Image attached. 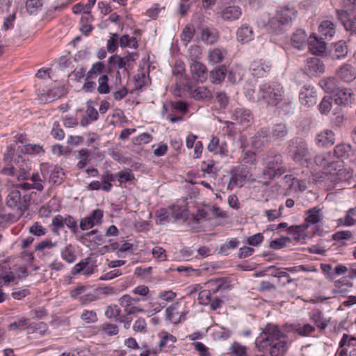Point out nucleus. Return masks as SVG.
<instances>
[{
  "instance_id": "1",
  "label": "nucleus",
  "mask_w": 356,
  "mask_h": 356,
  "mask_svg": "<svg viewBox=\"0 0 356 356\" xmlns=\"http://www.w3.org/2000/svg\"><path fill=\"white\" fill-rule=\"evenodd\" d=\"M257 101L263 102L270 106H277L282 102L284 104L289 105L291 102L290 98H285L282 85L275 81L264 83L259 86Z\"/></svg>"
},
{
  "instance_id": "2",
  "label": "nucleus",
  "mask_w": 356,
  "mask_h": 356,
  "mask_svg": "<svg viewBox=\"0 0 356 356\" xmlns=\"http://www.w3.org/2000/svg\"><path fill=\"white\" fill-rule=\"evenodd\" d=\"M297 11L288 6L279 7L274 16L270 17L268 22L270 31L275 34H280L290 26L293 19L296 18Z\"/></svg>"
},
{
  "instance_id": "3",
  "label": "nucleus",
  "mask_w": 356,
  "mask_h": 356,
  "mask_svg": "<svg viewBox=\"0 0 356 356\" xmlns=\"http://www.w3.org/2000/svg\"><path fill=\"white\" fill-rule=\"evenodd\" d=\"M287 338L280 327L273 323H268L263 332L255 340V346L259 350H264L270 344L281 339Z\"/></svg>"
},
{
  "instance_id": "4",
  "label": "nucleus",
  "mask_w": 356,
  "mask_h": 356,
  "mask_svg": "<svg viewBox=\"0 0 356 356\" xmlns=\"http://www.w3.org/2000/svg\"><path fill=\"white\" fill-rule=\"evenodd\" d=\"M282 164V158L281 155L276 154L274 156H267L264 163V169L262 172L265 184H268L269 180L280 177L286 172V169Z\"/></svg>"
},
{
  "instance_id": "5",
  "label": "nucleus",
  "mask_w": 356,
  "mask_h": 356,
  "mask_svg": "<svg viewBox=\"0 0 356 356\" xmlns=\"http://www.w3.org/2000/svg\"><path fill=\"white\" fill-rule=\"evenodd\" d=\"M31 198L30 195H22L18 189L13 188L6 197V204L8 207L16 209L23 214L29 206Z\"/></svg>"
},
{
  "instance_id": "6",
  "label": "nucleus",
  "mask_w": 356,
  "mask_h": 356,
  "mask_svg": "<svg viewBox=\"0 0 356 356\" xmlns=\"http://www.w3.org/2000/svg\"><path fill=\"white\" fill-rule=\"evenodd\" d=\"M290 152L293 160L300 165L307 163L311 159L307 143L301 138L291 140Z\"/></svg>"
},
{
  "instance_id": "7",
  "label": "nucleus",
  "mask_w": 356,
  "mask_h": 356,
  "mask_svg": "<svg viewBox=\"0 0 356 356\" xmlns=\"http://www.w3.org/2000/svg\"><path fill=\"white\" fill-rule=\"evenodd\" d=\"M138 57L139 54L136 52L129 53L124 57L115 54L109 57L108 63L111 66L118 67V70L123 69L124 71H128L129 68L134 67Z\"/></svg>"
},
{
  "instance_id": "8",
  "label": "nucleus",
  "mask_w": 356,
  "mask_h": 356,
  "mask_svg": "<svg viewBox=\"0 0 356 356\" xmlns=\"http://www.w3.org/2000/svg\"><path fill=\"white\" fill-rule=\"evenodd\" d=\"M42 176L49 175V182L54 184H60L65 178V173L62 168L49 163H42L40 167Z\"/></svg>"
},
{
  "instance_id": "9",
  "label": "nucleus",
  "mask_w": 356,
  "mask_h": 356,
  "mask_svg": "<svg viewBox=\"0 0 356 356\" xmlns=\"http://www.w3.org/2000/svg\"><path fill=\"white\" fill-rule=\"evenodd\" d=\"M250 171L247 166L241 165L232 171V175L227 185L228 190H233L236 187H242L245 183Z\"/></svg>"
},
{
  "instance_id": "10",
  "label": "nucleus",
  "mask_w": 356,
  "mask_h": 356,
  "mask_svg": "<svg viewBox=\"0 0 356 356\" xmlns=\"http://www.w3.org/2000/svg\"><path fill=\"white\" fill-rule=\"evenodd\" d=\"M231 120L233 122H226L227 124H238L243 127H248L252 119V115L250 110L245 108H236L231 111Z\"/></svg>"
},
{
  "instance_id": "11",
  "label": "nucleus",
  "mask_w": 356,
  "mask_h": 356,
  "mask_svg": "<svg viewBox=\"0 0 356 356\" xmlns=\"http://www.w3.org/2000/svg\"><path fill=\"white\" fill-rule=\"evenodd\" d=\"M337 14L345 29L351 34H356V8L350 11L337 10Z\"/></svg>"
},
{
  "instance_id": "12",
  "label": "nucleus",
  "mask_w": 356,
  "mask_h": 356,
  "mask_svg": "<svg viewBox=\"0 0 356 356\" xmlns=\"http://www.w3.org/2000/svg\"><path fill=\"white\" fill-rule=\"evenodd\" d=\"M315 163L322 167L325 170V173L334 175L332 169L336 170L337 167H341L339 162H335L332 160V154L330 153H323L316 156L314 159Z\"/></svg>"
},
{
  "instance_id": "13",
  "label": "nucleus",
  "mask_w": 356,
  "mask_h": 356,
  "mask_svg": "<svg viewBox=\"0 0 356 356\" xmlns=\"http://www.w3.org/2000/svg\"><path fill=\"white\" fill-rule=\"evenodd\" d=\"M120 305L124 308V311L127 316L136 315L145 313L146 310L140 305H136L131 302V296L124 294L118 299Z\"/></svg>"
},
{
  "instance_id": "14",
  "label": "nucleus",
  "mask_w": 356,
  "mask_h": 356,
  "mask_svg": "<svg viewBox=\"0 0 356 356\" xmlns=\"http://www.w3.org/2000/svg\"><path fill=\"white\" fill-rule=\"evenodd\" d=\"M300 102L302 105L311 107L316 104L317 94L314 87L305 85L302 87L299 94Z\"/></svg>"
},
{
  "instance_id": "15",
  "label": "nucleus",
  "mask_w": 356,
  "mask_h": 356,
  "mask_svg": "<svg viewBox=\"0 0 356 356\" xmlns=\"http://www.w3.org/2000/svg\"><path fill=\"white\" fill-rule=\"evenodd\" d=\"M305 71L310 76H318L324 73L325 65L318 58H309L305 62Z\"/></svg>"
},
{
  "instance_id": "16",
  "label": "nucleus",
  "mask_w": 356,
  "mask_h": 356,
  "mask_svg": "<svg viewBox=\"0 0 356 356\" xmlns=\"http://www.w3.org/2000/svg\"><path fill=\"white\" fill-rule=\"evenodd\" d=\"M354 99L355 95L350 88H338L334 95V100L338 105H349Z\"/></svg>"
},
{
  "instance_id": "17",
  "label": "nucleus",
  "mask_w": 356,
  "mask_h": 356,
  "mask_svg": "<svg viewBox=\"0 0 356 356\" xmlns=\"http://www.w3.org/2000/svg\"><path fill=\"white\" fill-rule=\"evenodd\" d=\"M159 341L158 346L161 350L170 351L175 348L177 342V337L167 331L162 330L158 333Z\"/></svg>"
},
{
  "instance_id": "18",
  "label": "nucleus",
  "mask_w": 356,
  "mask_h": 356,
  "mask_svg": "<svg viewBox=\"0 0 356 356\" xmlns=\"http://www.w3.org/2000/svg\"><path fill=\"white\" fill-rule=\"evenodd\" d=\"M236 40L241 44H248L254 38L253 28L248 24H242L236 30Z\"/></svg>"
},
{
  "instance_id": "19",
  "label": "nucleus",
  "mask_w": 356,
  "mask_h": 356,
  "mask_svg": "<svg viewBox=\"0 0 356 356\" xmlns=\"http://www.w3.org/2000/svg\"><path fill=\"white\" fill-rule=\"evenodd\" d=\"M250 68L254 76L264 77L270 72L271 64L266 60H255L250 64Z\"/></svg>"
},
{
  "instance_id": "20",
  "label": "nucleus",
  "mask_w": 356,
  "mask_h": 356,
  "mask_svg": "<svg viewBox=\"0 0 356 356\" xmlns=\"http://www.w3.org/2000/svg\"><path fill=\"white\" fill-rule=\"evenodd\" d=\"M80 242L90 247L92 245H99L104 243L103 236L97 229H93L90 232L85 233L79 239Z\"/></svg>"
},
{
  "instance_id": "21",
  "label": "nucleus",
  "mask_w": 356,
  "mask_h": 356,
  "mask_svg": "<svg viewBox=\"0 0 356 356\" xmlns=\"http://www.w3.org/2000/svg\"><path fill=\"white\" fill-rule=\"evenodd\" d=\"M307 44L312 54L321 55L325 51V42L322 38H318L316 34H312L308 38Z\"/></svg>"
},
{
  "instance_id": "22",
  "label": "nucleus",
  "mask_w": 356,
  "mask_h": 356,
  "mask_svg": "<svg viewBox=\"0 0 356 356\" xmlns=\"http://www.w3.org/2000/svg\"><path fill=\"white\" fill-rule=\"evenodd\" d=\"M241 15L242 9L239 6H229L224 8L220 12L221 18L227 22L238 20Z\"/></svg>"
},
{
  "instance_id": "23",
  "label": "nucleus",
  "mask_w": 356,
  "mask_h": 356,
  "mask_svg": "<svg viewBox=\"0 0 356 356\" xmlns=\"http://www.w3.org/2000/svg\"><path fill=\"white\" fill-rule=\"evenodd\" d=\"M207 149L213 153L222 156H227L228 153L227 144L225 141L220 142L216 136H213L207 145Z\"/></svg>"
},
{
  "instance_id": "24",
  "label": "nucleus",
  "mask_w": 356,
  "mask_h": 356,
  "mask_svg": "<svg viewBox=\"0 0 356 356\" xmlns=\"http://www.w3.org/2000/svg\"><path fill=\"white\" fill-rule=\"evenodd\" d=\"M190 69L192 76L195 81L202 83L207 79V67L202 63L195 60H193L191 64Z\"/></svg>"
},
{
  "instance_id": "25",
  "label": "nucleus",
  "mask_w": 356,
  "mask_h": 356,
  "mask_svg": "<svg viewBox=\"0 0 356 356\" xmlns=\"http://www.w3.org/2000/svg\"><path fill=\"white\" fill-rule=\"evenodd\" d=\"M179 302H174L165 309L166 319L173 323H179L184 317V313L179 311Z\"/></svg>"
},
{
  "instance_id": "26",
  "label": "nucleus",
  "mask_w": 356,
  "mask_h": 356,
  "mask_svg": "<svg viewBox=\"0 0 356 356\" xmlns=\"http://www.w3.org/2000/svg\"><path fill=\"white\" fill-rule=\"evenodd\" d=\"M353 340H354L353 338H350L347 334H343L339 342V347L341 350H338V356H356V348L355 347H352L349 354L348 353V348H350L351 341Z\"/></svg>"
},
{
  "instance_id": "27",
  "label": "nucleus",
  "mask_w": 356,
  "mask_h": 356,
  "mask_svg": "<svg viewBox=\"0 0 356 356\" xmlns=\"http://www.w3.org/2000/svg\"><path fill=\"white\" fill-rule=\"evenodd\" d=\"M316 142L320 147L331 146L334 143V134L330 130H324L317 134Z\"/></svg>"
},
{
  "instance_id": "28",
  "label": "nucleus",
  "mask_w": 356,
  "mask_h": 356,
  "mask_svg": "<svg viewBox=\"0 0 356 356\" xmlns=\"http://www.w3.org/2000/svg\"><path fill=\"white\" fill-rule=\"evenodd\" d=\"M318 32L326 39H331L336 33L335 24L330 20H324L318 26Z\"/></svg>"
},
{
  "instance_id": "29",
  "label": "nucleus",
  "mask_w": 356,
  "mask_h": 356,
  "mask_svg": "<svg viewBox=\"0 0 356 356\" xmlns=\"http://www.w3.org/2000/svg\"><path fill=\"white\" fill-rule=\"evenodd\" d=\"M307 40V34L302 29L296 30L291 38L292 45L299 49H302L306 45Z\"/></svg>"
},
{
  "instance_id": "30",
  "label": "nucleus",
  "mask_w": 356,
  "mask_h": 356,
  "mask_svg": "<svg viewBox=\"0 0 356 356\" xmlns=\"http://www.w3.org/2000/svg\"><path fill=\"white\" fill-rule=\"evenodd\" d=\"M337 75L344 81L350 82L356 78V72L352 65L346 64L337 71Z\"/></svg>"
},
{
  "instance_id": "31",
  "label": "nucleus",
  "mask_w": 356,
  "mask_h": 356,
  "mask_svg": "<svg viewBox=\"0 0 356 356\" xmlns=\"http://www.w3.org/2000/svg\"><path fill=\"white\" fill-rule=\"evenodd\" d=\"M307 228L308 225L304 224L299 226H291L288 229V233L292 236L294 240L300 241L307 237L306 233Z\"/></svg>"
},
{
  "instance_id": "32",
  "label": "nucleus",
  "mask_w": 356,
  "mask_h": 356,
  "mask_svg": "<svg viewBox=\"0 0 356 356\" xmlns=\"http://www.w3.org/2000/svg\"><path fill=\"white\" fill-rule=\"evenodd\" d=\"M284 179L292 191H304L307 188L305 181L293 177L292 175H286Z\"/></svg>"
},
{
  "instance_id": "33",
  "label": "nucleus",
  "mask_w": 356,
  "mask_h": 356,
  "mask_svg": "<svg viewBox=\"0 0 356 356\" xmlns=\"http://www.w3.org/2000/svg\"><path fill=\"white\" fill-rule=\"evenodd\" d=\"M227 53V50L223 48L211 49L208 54V60L213 65L221 63L225 58Z\"/></svg>"
},
{
  "instance_id": "34",
  "label": "nucleus",
  "mask_w": 356,
  "mask_h": 356,
  "mask_svg": "<svg viewBox=\"0 0 356 356\" xmlns=\"http://www.w3.org/2000/svg\"><path fill=\"white\" fill-rule=\"evenodd\" d=\"M287 338L273 343L269 346L271 356H283L287 349Z\"/></svg>"
},
{
  "instance_id": "35",
  "label": "nucleus",
  "mask_w": 356,
  "mask_h": 356,
  "mask_svg": "<svg viewBox=\"0 0 356 356\" xmlns=\"http://www.w3.org/2000/svg\"><path fill=\"white\" fill-rule=\"evenodd\" d=\"M348 53V47L346 42L340 40L335 43L331 54L333 58L341 59L344 58Z\"/></svg>"
},
{
  "instance_id": "36",
  "label": "nucleus",
  "mask_w": 356,
  "mask_h": 356,
  "mask_svg": "<svg viewBox=\"0 0 356 356\" xmlns=\"http://www.w3.org/2000/svg\"><path fill=\"white\" fill-rule=\"evenodd\" d=\"M309 318L314 322L316 326L324 330L327 326V321L323 317V313L319 310H313L309 313Z\"/></svg>"
},
{
  "instance_id": "37",
  "label": "nucleus",
  "mask_w": 356,
  "mask_h": 356,
  "mask_svg": "<svg viewBox=\"0 0 356 356\" xmlns=\"http://www.w3.org/2000/svg\"><path fill=\"white\" fill-rule=\"evenodd\" d=\"M227 68L225 66H220L215 68L210 72L211 81L213 83H220L227 75Z\"/></svg>"
},
{
  "instance_id": "38",
  "label": "nucleus",
  "mask_w": 356,
  "mask_h": 356,
  "mask_svg": "<svg viewBox=\"0 0 356 356\" xmlns=\"http://www.w3.org/2000/svg\"><path fill=\"white\" fill-rule=\"evenodd\" d=\"M319 86L327 93H335L339 88L337 87V81L334 77H328L321 80Z\"/></svg>"
},
{
  "instance_id": "39",
  "label": "nucleus",
  "mask_w": 356,
  "mask_h": 356,
  "mask_svg": "<svg viewBox=\"0 0 356 356\" xmlns=\"http://www.w3.org/2000/svg\"><path fill=\"white\" fill-rule=\"evenodd\" d=\"M240 245V241L236 238H229L226 242L221 245L219 248V252L224 255H228L230 250L236 249Z\"/></svg>"
},
{
  "instance_id": "40",
  "label": "nucleus",
  "mask_w": 356,
  "mask_h": 356,
  "mask_svg": "<svg viewBox=\"0 0 356 356\" xmlns=\"http://www.w3.org/2000/svg\"><path fill=\"white\" fill-rule=\"evenodd\" d=\"M191 96L197 100L209 99L212 97V92L207 87L199 86L191 92Z\"/></svg>"
},
{
  "instance_id": "41",
  "label": "nucleus",
  "mask_w": 356,
  "mask_h": 356,
  "mask_svg": "<svg viewBox=\"0 0 356 356\" xmlns=\"http://www.w3.org/2000/svg\"><path fill=\"white\" fill-rule=\"evenodd\" d=\"M76 158L79 159L76 167L79 169H83L90 160V152L86 148L81 149L77 152Z\"/></svg>"
},
{
  "instance_id": "42",
  "label": "nucleus",
  "mask_w": 356,
  "mask_h": 356,
  "mask_svg": "<svg viewBox=\"0 0 356 356\" xmlns=\"http://www.w3.org/2000/svg\"><path fill=\"white\" fill-rule=\"evenodd\" d=\"M321 209L314 207L307 211V216L305 219V225H314L319 222L321 220Z\"/></svg>"
},
{
  "instance_id": "43",
  "label": "nucleus",
  "mask_w": 356,
  "mask_h": 356,
  "mask_svg": "<svg viewBox=\"0 0 356 356\" xmlns=\"http://www.w3.org/2000/svg\"><path fill=\"white\" fill-rule=\"evenodd\" d=\"M218 38V33L214 29H204L202 31L201 38L207 44H213Z\"/></svg>"
},
{
  "instance_id": "44",
  "label": "nucleus",
  "mask_w": 356,
  "mask_h": 356,
  "mask_svg": "<svg viewBox=\"0 0 356 356\" xmlns=\"http://www.w3.org/2000/svg\"><path fill=\"white\" fill-rule=\"evenodd\" d=\"M136 90H140L144 86L149 83V76L143 71L138 72L134 77Z\"/></svg>"
},
{
  "instance_id": "45",
  "label": "nucleus",
  "mask_w": 356,
  "mask_h": 356,
  "mask_svg": "<svg viewBox=\"0 0 356 356\" xmlns=\"http://www.w3.org/2000/svg\"><path fill=\"white\" fill-rule=\"evenodd\" d=\"M121 309L117 305H110L105 309V316L117 322L120 317Z\"/></svg>"
},
{
  "instance_id": "46",
  "label": "nucleus",
  "mask_w": 356,
  "mask_h": 356,
  "mask_svg": "<svg viewBox=\"0 0 356 356\" xmlns=\"http://www.w3.org/2000/svg\"><path fill=\"white\" fill-rule=\"evenodd\" d=\"M61 257L69 264L74 263L76 259L74 248L71 244L65 246L60 252Z\"/></svg>"
},
{
  "instance_id": "47",
  "label": "nucleus",
  "mask_w": 356,
  "mask_h": 356,
  "mask_svg": "<svg viewBox=\"0 0 356 356\" xmlns=\"http://www.w3.org/2000/svg\"><path fill=\"white\" fill-rule=\"evenodd\" d=\"M119 42L122 48L129 47L136 49L138 46L136 38L127 34L122 35Z\"/></svg>"
},
{
  "instance_id": "48",
  "label": "nucleus",
  "mask_w": 356,
  "mask_h": 356,
  "mask_svg": "<svg viewBox=\"0 0 356 356\" xmlns=\"http://www.w3.org/2000/svg\"><path fill=\"white\" fill-rule=\"evenodd\" d=\"M293 330L301 337H307L315 331V327L309 323L297 325L293 327Z\"/></svg>"
},
{
  "instance_id": "49",
  "label": "nucleus",
  "mask_w": 356,
  "mask_h": 356,
  "mask_svg": "<svg viewBox=\"0 0 356 356\" xmlns=\"http://www.w3.org/2000/svg\"><path fill=\"white\" fill-rule=\"evenodd\" d=\"M97 90L99 94L102 95H106L110 92L108 75L103 74L99 77Z\"/></svg>"
},
{
  "instance_id": "50",
  "label": "nucleus",
  "mask_w": 356,
  "mask_h": 356,
  "mask_svg": "<svg viewBox=\"0 0 356 356\" xmlns=\"http://www.w3.org/2000/svg\"><path fill=\"white\" fill-rule=\"evenodd\" d=\"M240 161L244 166H246L245 165L247 164L256 165L257 158L255 152L249 150H243L240 157Z\"/></svg>"
},
{
  "instance_id": "51",
  "label": "nucleus",
  "mask_w": 356,
  "mask_h": 356,
  "mask_svg": "<svg viewBox=\"0 0 356 356\" xmlns=\"http://www.w3.org/2000/svg\"><path fill=\"white\" fill-rule=\"evenodd\" d=\"M339 221L343 226H353L356 224V207L350 209L343 219Z\"/></svg>"
},
{
  "instance_id": "52",
  "label": "nucleus",
  "mask_w": 356,
  "mask_h": 356,
  "mask_svg": "<svg viewBox=\"0 0 356 356\" xmlns=\"http://www.w3.org/2000/svg\"><path fill=\"white\" fill-rule=\"evenodd\" d=\"M30 327L29 321L26 318H20L13 323L9 324L8 328L10 331H23Z\"/></svg>"
},
{
  "instance_id": "53",
  "label": "nucleus",
  "mask_w": 356,
  "mask_h": 356,
  "mask_svg": "<svg viewBox=\"0 0 356 356\" xmlns=\"http://www.w3.org/2000/svg\"><path fill=\"white\" fill-rule=\"evenodd\" d=\"M105 66L102 62H96L92 64L90 69L86 74V79H92L94 76L102 74L104 70Z\"/></svg>"
},
{
  "instance_id": "54",
  "label": "nucleus",
  "mask_w": 356,
  "mask_h": 356,
  "mask_svg": "<svg viewBox=\"0 0 356 356\" xmlns=\"http://www.w3.org/2000/svg\"><path fill=\"white\" fill-rule=\"evenodd\" d=\"M63 95V90L62 88H54L42 95V100L45 102H51L60 98Z\"/></svg>"
},
{
  "instance_id": "55",
  "label": "nucleus",
  "mask_w": 356,
  "mask_h": 356,
  "mask_svg": "<svg viewBox=\"0 0 356 356\" xmlns=\"http://www.w3.org/2000/svg\"><path fill=\"white\" fill-rule=\"evenodd\" d=\"M268 136V131L266 129H261L259 130L257 134L253 138L252 144V147L259 149L261 145H263L264 140H261V138L264 139Z\"/></svg>"
},
{
  "instance_id": "56",
  "label": "nucleus",
  "mask_w": 356,
  "mask_h": 356,
  "mask_svg": "<svg viewBox=\"0 0 356 356\" xmlns=\"http://www.w3.org/2000/svg\"><path fill=\"white\" fill-rule=\"evenodd\" d=\"M287 134L288 129L285 124H277L273 128L272 136L275 138H282L286 136Z\"/></svg>"
},
{
  "instance_id": "57",
  "label": "nucleus",
  "mask_w": 356,
  "mask_h": 356,
  "mask_svg": "<svg viewBox=\"0 0 356 356\" xmlns=\"http://www.w3.org/2000/svg\"><path fill=\"white\" fill-rule=\"evenodd\" d=\"M80 318L86 323H94L98 320L97 315L95 311L84 309L80 315Z\"/></svg>"
},
{
  "instance_id": "58",
  "label": "nucleus",
  "mask_w": 356,
  "mask_h": 356,
  "mask_svg": "<svg viewBox=\"0 0 356 356\" xmlns=\"http://www.w3.org/2000/svg\"><path fill=\"white\" fill-rule=\"evenodd\" d=\"M115 177L120 184H122L134 180V175L130 169H126L118 172L115 175Z\"/></svg>"
},
{
  "instance_id": "59",
  "label": "nucleus",
  "mask_w": 356,
  "mask_h": 356,
  "mask_svg": "<svg viewBox=\"0 0 356 356\" xmlns=\"http://www.w3.org/2000/svg\"><path fill=\"white\" fill-rule=\"evenodd\" d=\"M87 217L90 219L94 226L99 225L103 222L104 211L100 209H96Z\"/></svg>"
},
{
  "instance_id": "60",
  "label": "nucleus",
  "mask_w": 356,
  "mask_h": 356,
  "mask_svg": "<svg viewBox=\"0 0 356 356\" xmlns=\"http://www.w3.org/2000/svg\"><path fill=\"white\" fill-rule=\"evenodd\" d=\"M350 152V146L346 144L338 145L334 149V153L338 158H344L348 156Z\"/></svg>"
},
{
  "instance_id": "61",
  "label": "nucleus",
  "mask_w": 356,
  "mask_h": 356,
  "mask_svg": "<svg viewBox=\"0 0 356 356\" xmlns=\"http://www.w3.org/2000/svg\"><path fill=\"white\" fill-rule=\"evenodd\" d=\"M56 245V242H53L51 240H44L35 246V250L39 252H48L49 250L55 248Z\"/></svg>"
},
{
  "instance_id": "62",
  "label": "nucleus",
  "mask_w": 356,
  "mask_h": 356,
  "mask_svg": "<svg viewBox=\"0 0 356 356\" xmlns=\"http://www.w3.org/2000/svg\"><path fill=\"white\" fill-rule=\"evenodd\" d=\"M229 350L233 356H248L246 347L238 343H234Z\"/></svg>"
},
{
  "instance_id": "63",
  "label": "nucleus",
  "mask_w": 356,
  "mask_h": 356,
  "mask_svg": "<svg viewBox=\"0 0 356 356\" xmlns=\"http://www.w3.org/2000/svg\"><path fill=\"white\" fill-rule=\"evenodd\" d=\"M102 331L108 336L116 335L119 332V328L115 324L104 323L101 325Z\"/></svg>"
},
{
  "instance_id": "64",
  "label": "nucleus",
  "mask_w": 356,
  "mask_h": 356,
  "mask_svg": "<svg viewBox=\"0 0 356 356\" xmlns=\"http://www.w3.org/2000/svg\"><path fill=\"white\" fill-rule=\"evenodd\" d=\"M195 33V29L193 26L188 25L184 29L181 35V39L187 44L193 38Z\"/></svg>"
}]
</instances>
